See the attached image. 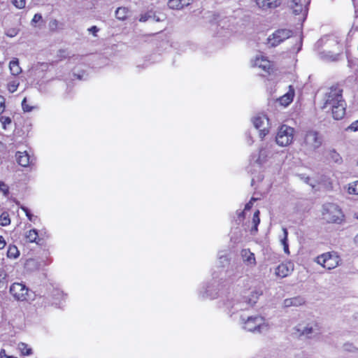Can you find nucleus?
Masks as SVG:
<instances>
[{
    "instance_id": "obj_1",
    "label": "nucleus",
    "mask_w": 358,
    "mask_h": 358,
    "mask_svg": "<svg viewBox=\"0 0 358 358\" xmlns=\"http://www.w3.org/2000/svg\"><path fill=\"white\" fill-rule=\"evenodd\" d=\"M322 137L317 131H306L301 143V150L306 154L313 153L322 145Z\"/></svg>"
},
{
    "instance_id": "obj_2",
    "label": "nucleus",
    "mask_w": 358,
    "mask_h": 358,
    "mask_svg": "<svg viewBox=\"0 0 358 358\" xmlns=\"http://www.w3.org/2000/svg\"><path fill=\"white\" fill-rule=\"evenodd\" d=\"M240 317L244 324L243 328L248 331L262 334L268 330V325L265 322L263 317L259 315L250 316L248 317L246 320L242 315Z\"/></svg>"
},
{
    "instance_id": "obj_3",
    "label": "nucleus",
    "mask_w": 358,
    "mask_h": 358,
    "mask_svg": "<svg viewBox=\"0 0 358 358\" xmlns=\"http://www.w3.org/2000/svg\"><path fill=\"white\" fill-rule=\"evenodd\" d=\"M322 215V219L329 223H340L343 217L339 206L332 203L323 205Z\"/></svg>"
},
{
    "instance_id": "obj_4",
    "label": "nucleus",
    "mask_w": 358,
    "mask_h": 358,
    "mask_svg": "<svg viewBox=\"0 0 358 358\" xmlns=\"http://www.w3.org/2000/svg\"><path fill=\"white\" fill-rule=\"evenodd\" d=\"M315 262L323 268L331 270L336 268L341 262V258L336 252H328L317 256Z\"/></svg>"
},
{
    "instance_id": "obj_5",
    "label": "nucleus",
    "mask_w": 358,
    "mask_h": 358,
    "mask_svg": "<svg viewBox=\"0 0 358 358\" xmlns=\"http://www.w3.org/2000/svg\"><path fill=\"white\" fill-rule=\"evenodd\" d=\"M294 128L283 124L279 127L276 136V143L282 147L287 146L291 144L294 139Z\"/></svg>"
},
{
    "instance_id": "obj_6",
    "label": "nucleus",
    "mask_w": 358,
    "mask_h": 358,
    "mask_svg": "<svg viewBox=\"0 0 358 358\" xmlns=\"http://www.w3.org/2000/svg\"><path fill=\"white\" fill-rule=\"evenodd\" d=\"M343 89L338 85L331 87L324 96L323 109H327L328 106L345 101L343 98Z\"/></svg>"
},
{
    "instance_id": "obj_7",
    "label": "nucleus",
    "mask_w": 358,
    "mask_h": 358,
    "mask_svg": "<svg viewBox=\"0 0 358 358\" xmlns=\"http://www.w3.org/2000/svg\"><path fill=\"white\" fill-rule=\"evenodd\" d=\"M9 292L16 301H25L29 299V289L23 283H13L10 287Z\"/></svg>"
},
{
    "instance_id": "obj_8",
    "label": "nucleus",
    "mask_w": 358,
    "mask_h": 358,
    "mask_svg": "<svg viewBox=\"0 0 358 358\" xmlns=\"http://www.w3.org/2000/svg\"><path fill=\"white\" fill-rule=\"evenodd\" d=\"M291 36V31L288 29H279L267 38V44L270 47H275L284 40L289 38Z\"/></svg>"
},
{
    "instance_id": "obj_9",
    "label": "nucleus",
    "mask_w": 358,
    "mask_h": 358,
    "mask_svg": "<svg viewBox=\"0 0 358 358\" xmlns=\"http://www.w3.org/2000/svg\"><path fill=\"white\" fill-rule=\"evenodd\" d=\"M310 0H290L289 6L292 9L295 15L302 14L304 18L308 13L307 5L310 3Z\"/></svg>"
},
{
    "instance_id": "obj_10",
    "label": "nucleus",
    "mask_w": 358,
    "mask_h": 358,
    "mask_svg": "<svg viewBox=\"0 0 358 358\" xmlns=\"http://www.w3.org/2000/svg\"><path fill=\"white\" fill-rule=\"evenodd\" d=\"M255 127L259 131V136L263 138L268 133V119L266 115H258L253 118Z\"/></svg>"
},
{
    "instance_id": "obj_11",
    "label": "nucleus",
    "mask_w": 358,
    "mask_h": 358,
    "mask_svg": "<svg viewBox=\"0 0 358 358\" xmlns=\"http://www.w3.org/2000/svg\"><path fill=\"white\" fill-rule=\"evenodd\" d=\"M296 330L300 336H303L308 338L313 337L319 331L318 326L316 323H309L306 325L299 324Z\"/></svg>"
},
{
    "instance_id": "obj_12",
    "label": "nucleus",
    "mask_w": 358,
    "mask_h": 358,
    "mask_svg": "<svg viewBox=\"0 0 358 358\" xmlns=\"http://www.w3.org/2000/svg\"><path fill=\"white\" fill-rule=\"evenodd\" d=\"M346 103L345 101H339L336 104L328 106L327 110H331L333 117L335 120H341L345 115Z\"/></svg>"
},
{
    "instance_id": "obj_13",
    "label": "nucleus",
    "mask_w": 358,
    "mask_h": 358,
    "mask_svg": "<svg viewBox=\"0 0 358 358\" xmlns=\"http://www.w3.org/2000/svg\"><path fill=\"white\" fill-rule=\"evenodd\" d=\"M273 152V144L266 143L264 146L259 150V156L257 159V163L262 164L265 163L268 158L270 157Z\"/></svg>"
},
{
    "instance_id": "obj_14",
    "label": "nucleus",
    "mask_w": 358,
    "mask_h": 358,
    "mask_svg": "<svg viewBox=\"0 0 358 358\" xmlns=\"http://www.w3.org/2000/svg\"><path fill=\"white\" fill-rule=\"evenodd\" d=\"M293 271L294 264L288 262L279 264L275 269V274L280 278H284L290 275Z\"/></svg>"
},
{
    "instance_id": "obj_15",
    "label": "nucleus",
    "mask_w": 358,
    "mask_h": 358,
    "mask_svg": "<svg viewBox=\"0 0 358 358\" xmlns=\"http://www.w3.org/2000/svg\"><path fill=\"white\" fill-rule=\"evenodd\" d=\"M257 6L262 10L273 9L280 5V0H255Z\"/></svg>"
},
{
    "instance_id": "obj_16",
    "label": "nucleus",
    "mask_w": 358,
    "mask_h": 358,
    "mask_svg": "<svg viewBox=\"0 0 358 358\" xmlns=\"http://www.w3.org/2000/svg\"><path fill=\"white\" fill-rule=\"evenodd\" d=\"M250 308L247 300L243 298L241 300L236 301L233 303L231 306L230 312L231 313V315L238 313L240 311H243L248 310Z\"/></svg>"
},
{
    "instance_id": "obj_17",
    "label": "nucleus",
    "mask_w": 358,
    "mask_h": 358,
    "mask_svg": "<svg viewBox=\"0 0 358 358\" xmlns=\"http://www.w3.org/2000/svg\"><path fill=\"white\" fill-rule=\"evenodd\" d=\"M241 257L244 263L248 266H255L256 265L255 254L252 253L249 249L242 250Z\"/></svg>"
},
{
    "instance_id": "obj_18",
    "label": "nucleus",
    "mask_w": 358,
    "mask_h": 358,
    "mask_svg": "<svg viewBox=\"0 0 358 358\" xmlns=\"http://www.w3.org/2000/svg\"><path fill=\"white\" fill-rule=\"evenodd\" d=\"M15 157L17 163L24 167L28 166L32 162V160H31L30 156L27 151L17 152L15 154Z\"/></svg>"
},
{
    "instance_id": "obj_19",
    "label": "nucleus",
    "mask_w": 358,
    "mask_h": 358,
    "mask_svg": "<svg viewBox=\"0 0 358 358\" xmlns=\"http://www.w3.org/2000/svg\"><path fill=\"white\" fill-rule=\"evenodd\" d=\"M294 96V90L292 86L289 87V91L278 99L280 105L287 106L292 101Z\"/></svg>"
},
{
    "instance_id": "obj_20",
    "label": "nucleus",
    "mask_w": 358,
    "mask_h": 358,
    "mask_svg": "<svg viewBox=\"0 0 358 358\" xmlns=\"http://www.w3.org/2000/svg\"><path fill=\"white\" fill-rule=\"evenodd\" d=\"M253 66H257L265 71H268L271 68V62L266 59L264 57L260 56L257 57L253 62Z\"/></svg>"
},
{
    "instance_id": "obj_21",
    "label": "nucleus",
    "mask_w": 358,
    "mask_h": 358,
    "mask_svg": "<svg viewBox=\"0 0 358 358\" xmlns=\"http://www.w3.org/2000/svg\"><path fill=\"white\" fill-rule=\"evenodd\" d=\"M305 303L303 298L300 296L287 299L284 301L285 307L299 306Z\"/></svg>"
},
{
    "instance_id": "obj_22",
    "label": "nucleus",
    "mask_w": 358,
    "mask_h": 358,
    "mask_svg": "<svg viewBox=\"0 0 358 358\" xmlns=\"http://www.w3.org/2000/svg\"><path fill=\"white\" fill-rule=\"evenodd\" d=\"M41 264L37 259H29L25 263V268L29 271H34L40 269Z\"/></svg>"
},
{
    "instance_id": "obj_23",
    "label": "nucleus",
    "mask_w": 358,
    "mask_h": 358,
    "mask_svg": "<svg viewBox=\"0 0 358 358\" xmlns=\"http://www.w3.org/2000/svg\"><path fill=\"white\" fill-rule=\"evenodd\" d=\"M261 294L262 292L255 290L251 292L249 296H244L243 298L247 300V302L251 308L257 303Z\"/></svg>"
},
{
    "instance_id": "obj_24",
    "label": "nucleus",
    "mask_w": 358,
    "mask_h": 358,
    "mask_svg": "<svg viewBox=\"0 0 358 358\" xmlns=\"http://www.w3.org/2000/svg\"><path fill=\"white\" fill-rule=\"evenodd\" d=\"M213 286H208L206 288V290L203 292H201V295L203 299H214L217 296H218V292H215V290H213Z\"/></svg>"
},
{
    "instance_id": "obj_25",
    "label": "nucleus",
    "mask_w": 358,
    "mask_h": 358,
    "mask_svg": "<svg viewBox=\"0 0 358 358\" xmlns=\"http://www.w3.org/2000/svg\"><path fill=\"white\" fill-rule=\"evenodd\" d=\"M9 68L11 73L14 76L20 74L22 71L17 59H15L10 62Z\"/></svg>"
},
{
    "instance_id": "obj_26",
    "label": "nucleus",
    "mask_w": 358,
    "mask_h": 358,
    "mask_svg": "<svg viewBox=\"0 0 358 358\" xmlns=\"http://www.w3.org/2000/svg\"><path fill=\"white\" fill-rule=\"evenodd\" d=\"M128 9L125 7H119L115 10V17L120 20H124L127 17Z\"/></svg>"
},
{
    "instance_id": "obj_27",
    "label": "nucleus",
    "mask_w": 358,
    "mask_h": 358,
    "mask_svg": "<svg viewBox=\"0 0 358 358\" xmlns=\"http://www.w3.org/2000/svg\"><path fill=\"white\" fill-rule=\"evenodd\" d=\"M25 236L29 242L38 243L37 239L38 237V231L36 229H34L28 231Z\"/></svg>"
},
{
    "instance_id": "obj_28",
    "label": "nucleus",
    "mask_w": 358,
    "mask_h": 358,
    "mask_svg": "<svg viewBox=\"0 0 358 358\" xmlns=\"http://www.w3.org/2000/svg\"><path fill=\"white\" fill-rule=\"evenodd\" d=\"M20 255V252L15 245H10L8 251L7 257L11 259H16Z\"/></svg>"
},
{
    "instance_id": "obj_29",
    "label": "nucleus",
    "mask_w": 358,
    "mask_h": 358,
    "mask_svg": "<svg viewBox=\"0 0 358 358\" xmlns=\"http://www.w3.org/2000/svg\"><path fill=\"white\" fill-rule=\"evenodd\" d=\"M282 231H283V238L281 239V243L283 245L284 252L286 254L289 255V245H288V243H287L288 231H287V229L285 227L282 228Z\"/></svg>"
},
{
    "instance_id": "obj_30",
    "label": "nucleus",
    "mask_w": 358,
    "mask_h": 358,
    "mask_svg": "<svg viewBox=\"0 0 358 358\" xmlns=\"http://www.w3.org/2000/svg\"><path fill=\"white\" fill-rule=\"evenodd\" d=\"M328 158L335 163L340 164L342 162V158L340 155L334 150H331L328 153Z\"/></svg>"
},
{
    "instance_id": "obj_31",
    "label": "nucleus",
    "mask_w": 358,
    "mask_h": 358,
    "mask_svg": "<svg viewBox=\"0 0 358 358\" xmlns=\"http://www.w3.org/2000/svg\"><path fill=\"white\" fill-rule=\"evenodd\" d=\"M260 222L259 211L257 210L255 212L252 217V223L254 226L251 229V231H257V227Z\"/></svg>"
},
{
    "instance_id": "obj_32",
    "label": "nucleus",
    "mask_w": 358,
    "mask_h": 358,
    "mask_svg": "<svg viewBox=\"0 0 358 358\" xmlns=\"http://www.w3.org/2000/svg\"><path fill=\"white\" fill-rule=\"evenodd\" d=\"M168 6L171 9L180 10L182 8L180 0H169L168 1Z\"/></svg>"
},
{
    "instance_id": "obj_33",
    "label": "nucleus",
    "mask_w": 358,
    "mask_h": 358,
    "mask_svg": "<svg viewBox=\"0 0 358 358\" xmlns=\"http://www.w3.org/2000/svg\"><path fill=\"white\" fill-rule=\"evenodd\" d=\"M10 223L9 215L7 213L4 212L0 215V225L7 226Z\"/></svg>"
},
{
    "instance_id": "obj_34",
    "label": "nucleus",
    "mask_w": 358,
    "mask_h": 358,
    "mask_svg": "<svg viewBox=\"0 0 358 358\" xmlns=\"http://www.w3.org/2000/svg\"><path fill=\"white\" fill-rule=\"evenodd\" d=\"M348 193L358 195V180L349 184Z\"/></svg>"
},
{
    "instance_id": "obj_35",
    "label": "nucleus",
    "mask_w": 358,
    "mask_h": 358,
    "mask_svg": "<svg viewBox=\"0 0 358 358\" xmlns=\"http://www.w3.org/2000/svg\"><path fill=\"white\" fill-rule=\"evenodd\" d=\"M19 86V82L17 80L10 81L8 84V90L10 93L15 92Z\"/></svg>"
},
{
    "instance_id": "obj_36",
    "label": "nucleus",
    "mask_w": 358,
    "mask_h": 358,
    "mask_svg": "<svg viewBox=\"0 0 358 358\" xmlns=\"http://www.w3.org/2000/svg\"><path fill=\"white\" fill-rule=\"evenodd\" d=\"M0 122L2 124V128L6 130L7 129V126L11 124L12 120L9 117L1 116Z\"/></svg>"
},
{
    "instance_id": "obj_37",
    "label": "nucleus",
    "mask_w": 358,
    "mask_h": 358,
    "mask_svg": "<svg viewBox=\"0 0 358 358\" xmlns=\"http://www.w3.org/2000/svg\"><path fill=\"white\" fill-rule=\"evenodd\" d=\"M19 348L24 355H30L32 353V350L27 346L25 343L19 345Z\"/></svg>"
},
{
    "instance_id": "obj_38",
    "label": "nucleus",
    "mask_w": 358,
    "mask_h": 358,
    "mask_svg": "<svg viewBox=\"0 0 358 358\" xmlns=\"http://www.w3.org/2000/svg\"><path fill=\"white\" fill-rule=\"evenodd\" d=\"M21 209L25 213L29 221L34 222L36 221V220L37 219V216L32 215L27 207L21 206Z\"/></svg>"
},
{
    "instance_id": "obj_39",
    "label": "nucleus",
    "mask_w": 358,
    "mask_h": 358,
    "mask_svg": "<svg viewBox=\"0 0 358 358\" xmlns=\"http://www.w3.org/2000/svg\"><path fill=\"white\" fill-rule=\"evenodd\" d=\"M51 296L55 302L57 303L56 301L63 296V292L58 289H53Z\"/></svg>"
},
{
    "instance_id": "obj_40",
    "label": "nucleus",
    "mask_w": 358,
    "mask_h": 358,
    "mask_svg": "<svg viewBox=\"0 0 358 358\" xmlns=\"http://www.w3.org/2000/svg\"><path fill=\"white\" fill-rule=\"evenodd\" d=\"M343 349L345 351L355 352L357 350V348L352 344L350 343H346L343 345Z\"/></svg>"
},
{
    "instance_id": "obj_41",
    "label": "nucleus",
    "mask_w": 358,
    "mask_h": 358,
    "mask_svg": "<svg viewBox=\"0 0 358 358\" xmlns=\"http://www.w3.org/2000/svg\"><path fill=\"white\" fill-rule=\"evenodd\" d=\"M13 3L17 8H22L25 6L26 0H13Z\"/></svg>"
},
{
    "instance_id": "obj_42",
    "label": "nucleus",
    "mask_w": 358,
    "mask_h": 358,
    "mask_svg": "<svg viewBox=\"0 0 358 358\" xmlns=\"http://www.w3.org/2000/svg\"><path fill=\"white\" fill-rule=\"evenodd\" d=\"M22 107L24 112H30L32 110V107L27 103V98H24L22 101Z\"/></svg>"
},
{
    "instance_id": "obj_43",
    "label": "nucleus",
    "mask_w": 358,
    "mask_h": 358,
    "mask_svg": "<svg viewBox=\"0 0 358 358\" xmlns=\"http://www.w3.org/2000/svg\"><path fill=\"white\" fill-rule=\"evenodd\" d=\"M0 192H2L5 196H6L8 192V187L3 182L0 180Z\"/></svg>"
},
{
    "instance_id": "obj_44",
    "label": "nucleus",
    "mask_w": 358,
    "mask_h": 358,
    "mask_svg": "<svg viewBox=\"0 0 358 358\" xmlns=\"http://www.w3.org/2000/svg\"><path fill=\"white\" fill-rule=\"evenodd\" d=\"M151 17H152V15H151L150 13H146L144 14H141L140 16V18H139V21L142 22H145L148 21L149 19H150Z\"/></svg>"
},
{
    "instance_id": "obj_45",
    "label": "nucleus",
    "mask_w": 358,
    "mask_h": 358,
    "mask_svg": "<svg viewBox=\"0 0 358 358\" xmlns=\"http://www.w3.org/2000/svg\"><path fill=\"white\" fill-rule=\"evenodd\" d=\"M347 130L352 131H358V120L352 122L351 124L347 128Z\"/></svg>"
},
{
    "instance_id": "obj_46",
    "label": "nucleus",
    "mask_w": 358,
    "mask_h": 358,
    "mask_svg": "<svg viewBox=\"0 0 358 358\" xmlns=\"http://www.w3.org/2000/svg\"><path fill=\"white\" fill-rule=\"evenodd\" d=\"M6 108L5 99L0 95V115L4 112Z\"/></svg>"
},
{
    "instance_id": "obj_47",
    "label": "nucleus",
    "mask_w": 358,
    "mask_h": 358,
    "mask_svg": "<svg viewBox=\"0 0 358 358\" xmlns=\"http://www.w3.org/2000/svg\"><path fill=\"white\" fill-rule=\"evenodd\" d=\"M42 19V15L39 13H36L34 15L32 20H31V25L35 26V24Z\"/></svg>"
},
{
    "instance_id": "obj_48",
    "label": "nucleus",
    "mask_w": 358,
    "mask_h": 358,
    "mask_svg": "<svg viewBox=\"0 0 358 358\" xmlns=\"http://www.w3.org/2000/svg\"><path fill=\"white\" fill-rule=\"evenodd\" d=\"M58 21L57 20H52L50 22L49 27L50 30L53 31L57 28Z\"/></svg>"
},
{
    "instance_id": "obj_49",
    "label": "nucleus",
    "mask_w": 358,
    "mask_h": 358,
    "mask_svg": "<svg viewBox=\"0 0 358 358\" xmlns=\"http://www.w3.org/2000/svg\"><path fill=\"white\" fill-rule=\"evenodd\" d=\"M88 31L94 36H96V33L99 31V29L96 26H92L88 29Z\"/></svg>"
},
{
    "instance_id": "obj_50",
    "label": "nucleus",
    "mask_w": 358,
    "mask_h": 358,
    "mask_svg": "<svg viewBox=\"0 0 358 358\" xmlns=\"http://www.w3.org/2000/svg\"><path fill=\"white\" fill-rule=\"evenodd\" d=\"M6 276H7V274L5 272V271L3 270L2 268H0V282H1L3 280H5Z\"/></svg>"
},
{
    "instance_id": "obj_51",
    "label": "nucleus",
    "mask_w": 358,
    "mask_h": 358,
    "mask_svg": "<svg viewBox=\"0 0 358 358\" xmlns=\"http://www.w3.org/2000/svg\"><path fill=\"white\" fill-rule=\"evenodd\" d=\"M192 0H180L181 5L182 6V8L185 6H189L192 3Z\"/></svg>"
},
{
    "instance_id": "obj_52",
    "label": "nucleus",
    "mask_w": 358,
    "mask_h": 358,
    "mask_svg": "<svg viewBox=\"0 0 358 358\" xmlns=\"http://www.w3.org/2000/svg\"><path fill=\"white\" fill-rule=\"evenodd\" d=\"M7 36L10 37H13L17 35V31L15 29L8 31V32L6 34Z\"/></svg>"
},
{
    "instance_id": "obj_53",
    "label": "nucleus",
    "mask_w": 358,
    "mask_h": 358,
    "mask_svg": "<svg viewBox=\"0 0 358 358\" xmlns=\"http://www.w3.org/2000/svg\"><path fill=\"white\" fill-rule=\"evenodd\" d=\"M252 205H253V203H252V201H250L248 203L245 204V210H250L252 208Z\"/></svg>"
},
{
    "instance_id": "obj_54",
    "label": "nucleus",
    "mask_w": 358,
    "mask_h": 358,
    "mask_svg": "<svg viewBox=\"0 0 358 358\" xmlns=\"http://www.w3.org/2000/svg\"><path fill=\"white\" fill-rule=\"evenodd\" d=\"M220 262L222 264H224V262H228V259H227V256H225V255H220Z\"/></svg>"
},
{
    "instance_id": "obj_55",
    "label": "nucleus",
    "mask_w": 358,
    "mask_h": 358,
    "mask_svg": "<svg viewBox=\"0 0 358 358\" xmlns=\"http://www.w3.org/2000/svg\"><path fill=\"white\" fill-rule=\"evenodd\" d=\"M0 243H1L2 245H3L4 247L6 245V241H5L4 238L2 236H0Z\"/></svg>"
},
{
    "instance_id": "obj_56",
    "label": "nucleus",
    "mask_w": 358,
    "mask_h": 358,
    "mask_svg": "<svg viewBox=\"0 0 358 358\" xmlns=\"http://www.w3.org/2000/svg\"><path fill=\"white\" fill-rule=\"evenodd\" d=\"M355 242L357 244V245L358 246V234L355 238Z\"/></svg>"
},
{
    "instance_id": "obj_57",
    "label": "nucleus",
    "mask_w": 358,
    "mask_h": 358,
    "mask_svg": "<svg viewBox=\"0 0 358 358\" xmlns=\"http://www.w3.org/2000/svg\"><path fill=\"white\" fill-rule=\"evenodd\" d=\"M153 17H154V19L155 20V21H157V22L159 21V19L158 17H157V18H156V17H155V16H153Z\"/></svg>"
},
{
    "instance_id": "obj_58",
    "label": "nucleus",
    "mask_w": 358,
    "mask_h": 358,
    "mask_svg": "<svg viewBox=\"0 0 358 358\" xmlns=\"http://www.w3.org/2000/svg\"><path fill=\"white\" fill-rule=\"evenodd\" d=\"M309 180H310V178H309L308 177H307V178H306V182H307V183H308Z\"/></svg>"
},
{
    "instance_id": "obj_59",
    "label": "nucleus",
    "mask_w": 358,
    "mask_h": 358,
    "mask_svg": "<svg viewBox=\"0 0 358 358\" xmlns=\"http://www.w3.org/2000/svg\"><path fill=\"white\" fill-rule=\"evenodd\" d=\"M3 248H4V246H3V245H2V244H1V243H0V250H1V249H3Z\"/></svg>"
},
{
    "instance_id": "obj_60",
    "label": "nucleus",
    "mask_w": 358,
    "mask_h": 358,
    "mask_svg": "<svg viewBox=\"0 0 358 358\" xmlns=\"http://www.w3.org/2000/svg\"><path fill=\"white\" fill-rule=\"evenodd\" d=\"M255 200H256V199H255V198H252V199H250V201H252V203H253V201H255Z\"/></svg>"
},
{
    "instance_id": "obj_61",
    "label": "nucleus",
    "mask_w": 358,
    "mask_h": 358,
    "mask_svg": "<svg viewBox=\"0 0 358 358\" xmlns=\"http://www.w3.org/2000/svg\"><path fill=\"white\" fill-rule=\"evenodd\" d=\"M243 214H244V213H243V212H242V213H241L240 215H241V216H243Z\"/></svg>"
}]
</instances>
